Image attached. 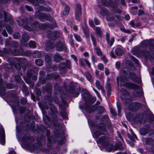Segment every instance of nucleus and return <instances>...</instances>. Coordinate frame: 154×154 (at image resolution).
<instances>
[{
  "label": "nucleus",
  "instance_id": "nucleus-1",
  "mask_svg": "<svg viewBox=\"0 0 154 154\" xmlns=\"http://www.w3.org/2000/svg\"><path fill=\"white\" fill-rule=\"evenodd\" d=\"M122 71L124 76L121 75L119 77H117V81L118 86H124L126 87H137L135 85L131 82H127L125 83L126 76L128 74L129 78L134 81L136 77L135 74L134 72H131L128 71L127 69Z\"/></svg>",
  "mask_w": 154,
  "mask_h": 154
},
{
  "label": "nucleus",
  "instance_id": "nucleus-2",
  "mask_svg": "<svg viewBox=\"0 0 154 154\" xmlns=\"http://www.w3.org/2000/svg\"><path fill=\"white\" fill-rule=\"evenodd\" d=\"M82 15V8L80 5L77 4L75 5V18L78 21L80 20V17Z\"/></svg>",
  "mask_w": 154,
  "mask_h": 154
},
{
  "label": "nucleus",
  "instance_id": "nucleus-3",
  "mask_svg": "<svg viewBox=\"0 0 154 154\" xmlns=\"http://www.w3.org/2000/svg\"><path fill=\"white\" fill-rule=\"evenodd\" d=\"M56 50L58 51H62L67 48L64 44L62 42H59L57 43L56 45Z\"/></svg>",
  "mask_w": 154,
  "mask_h": 154
},
{
  "label": "nucleus",
  "instance_id": "nucleus-4",
  "mask_svg": "<svg viewBox=\"0 0 154 154\" xmlns=\"http://www.w3.org/2000/svg\"><path fill=\"white\" fill-rule=\"evenodd\" d=\"M38 19L41 21H43L45 20H50L51 18L50 16H48L45 14H41L39 15L38 17Z\"/></svg>",
  "mask_w": 154,
  "mask_h": 154
},
{
  "label": "nucleus",
  "instance_id": "nucleus-5",
  "mask_svg": "<svg viewBox=\"0 0 154 154\" xmlns=\"http://www.w3.org/2000/svg\"><path fill=\"white\" fill-rule=\"evenodd\" d=\"M82 28L84 33L87 38L89 37V29L88 27L85 22L83 25L82 26Z\"/></svg>",
  "mask_w": 154,
  "mask_h": 154
},
{
  "label": "nucleus",
  "instance_id": "nucleus-6",
  "mask_svg": "<svg viewBox=\"0 0 154 154\" xmlns=\"http://www.w3.org/2000/svg\"><path fill=\"white\" fill-rule=\"evenodd\" d=\"M106 40L107 43L109 44L110 46H111L114 42V38H111L110 39H109V34L106 33Z\"/></svg>",
  "mask_w": 154,
  "mask_h": 154
},
{
  "label": "nucleus",
  "instance_id": "nucleus-7",
  "mask_svg": "<svg viewBox=\"0 0 154 154\" xmlns=\"http://www.w3.org/2000/svg\"><path fill=\"white\" fill-rule=\"evenodd\" d=\"M66 70L65 63H60L59 67V70L60 72L62 73H64L66 72Z\"/></svg>",
  "mask_w": 154,
  "mask_h": 154
},
{
  "label": "nucleus",
  "instance_id": "nucleus-8",
  "mask_svg": "<svg viewBox=\"0 0 154 154\" xmlns=\"http://www.w3.org/2000/svg\"><path fill=\"white\" fill-rule=\"evenodd\" d=\"M143 46H148L151 44L154 43V40H146L143 41L142 43Z\"/></svg>",
  "mask_w": 154,
  "mask_h": 154
},
{
  "label": "nucleus",
  "instance_id": "nucleus-9",
  "mask_svg": "<svg viewBox=\"0 0 154 154\" xmlns=\"http://www.w3.org/2000/svg\"><path fill=\"white\" fill-rule=\"evenodd\" d=\"M94 30L95 31V32L97 35L100 37H101L102 35V32L100 27H96Z\"/></svg>",
  "mask_w": 154,
  "mask_h": 154
},
{
  "label": "nucleus",
  "instance_id": "nucleus-10",
  "mask_svg": "<svg viewBox=\"0 0 154 154\" xmlns=\"http://www.w3.org/2000/svg\"><path fill=\"white\" fill-rule=\"evenodd\" d=\"M54 45L51 42H49L46 44L45 50L47 51H50L51 49L54 48Z\"/></svg>",
  "mask_w": 154,
  "mask_h": 154
},
{
  "label": "nucleus",
  "instance_id": "nucleus-11",
  "mask_svg": "<svg viewBox=\"0 0 154 154\" xmlns=\"http://www.w3.org/2000/svg\"><path fill=\"white\" fill-rule=\"evenodd\" d=\"M85 75L87 79L90 82H92L93 81L92 77L91 74L88 72L85 73Z\"/></svg>",
  "mask_w": 154,
  "mask_h": 154
},
{
  "label": "nucleus",
  "instance_id": "nucleus-12",
  "mask_svg": "<svg viewBox=\"0 0 154 154\" xmlns=\"http://www.w3.org/2000/svg\"><path fill=\"white\" fill-rule=\"evenodd\" d=\"M24 79L26 82L31 87L34 85V83L33 82L30 81L29 78L25 76L24 77Z\"/></svg>",
  "mask_w": 154,
  "mask_h": 154
},
{
  "label": "nucleus",
  "instance_id": "nucleus-13",
  "mask_svg": "<svg viewBox=\"0 0 154 154\" xmlns=\"http://www.w3.org/2000/svg\"><path fill=\"white\" fill-rule=\"evenodd\" d=\"M38 9L41 11H46L48 12H50L51 11V9L50 7H48L46 8H44L42 6H40L38 7Z\"/></svg>",
  "mask_w": 154,
  "mask_h": 154
},
{
  "label": "nucleus",
  "instance_id": "nucleus-14",
  "mask_svg": "<svg viewBox=\"0 0 154 154\" xmlns=\"http://www.w3.org/2000/svg\"><path fill=\"white\" fill-rule=\"evenodd\" d=\"M54 59L55 61L58 62L60 60H62V58L57 53L54 55Z\"/></svg>",
  "mask_w": 154,
  "mask_h": 154
},
{
  "label": "nucleus",
  "instance_id": "nucleus-15",
  "mask_svg": "<svg viewBox=\"0 0 154 154\" xmlns=\"http://www.w3.org/2000/svg\"><path fill=\"white\" fill-rule=\"evenodd\" d=\"M1 135L2 137V141L1 142V144L2 145H4L5 144V141L4 139L5 137V132L4 130L2 129L1 132Z\"/></svg>",
  "mask_w": 154,
  "mask_h": 154
},
{
  "label": "nucleus",
  "instance_id": "nucleus-16",
  "mask_svg": "<svg viewBox=\"0 0 154 154\" xmlns=\"http://www.w3.org/2000/svg\"><path fill=\"white\" fill-rule=\"evenodd\" d=\"M115 53L117 55H122L123 52V50L119 48L116 49L115 51Z\"/></svg>",
  "mask_w": 154,
  "mask_h": 154
},
{
  "label": "nucleus",
  "instance_id": "nucleus-17",
  "mask_svg": "<svg viewBox=\"0 0 154 154\" xmlns=\"http://www.w3.org/2000/svg\"><path fill=\"white\" fill-rule=\"evenodd\" d=\"M70 10L69 7L67 6H66L64 10L63 11V14L64 15H66L68 14L69 13Z\"/></svg>",
  "mask_w": 154,
  "mask_h": 154
},
{
  "label": "nucleus",
  "instance_id": "nucleus-18",
  "mask_svg": "<svg viewBox=\"0 0 154 154\" xmlns=\"http://www.w3.org/2000/svg\"><path fill=\"white\" fill-rule=\"evenodd\" d=\"M35 63L37 65L41 66L43 65V62L40 59H37L35 60Z\"/></svg>",
  "mask_w": 154,
  "mask_h": 154
},
{
  "label": "nucleus",
  "instance_id": "nucleus-19",
  "mask_svg": "<svg viewBox=\"0 0 154 154\" xmlns=\"http://www.w3.org/2000/svg\"><path fill=\"white\" fill-rule=\"evenodd\" d=\"M95 49L96 51V54L100 56L102 55V53L100 48L96 47L95 48Z\"/></svg>",
  "mask_w": 154,
  "mask_h": 154
},
{
  "label": "nucleus",
  "instance_id": "nucleus-20",
  "mask_svg": "<svg viewBox=\"0 0 154 154\" xmlns=\"http://www.w3.org/2000/svg\"><path fill=\"white\" fill-rule=\"evenodd\" d=\"M22 38L24 40V41H26L29 40V37L28 35L24 34L22 36Z\"/></svg>",
  "mask_w": 154,
  "mask_h": 154
},
{
  "label": "nucleus",
  "instance_id": "nucleus-21",
  "mask_svg": "<svg viewBox=\"0 0 154 154\" xmlns=\"http://www.w3.org/2000/svg\"><path fill=\"white\" fill-rule=\"evenodd\" d=\"M74 35L75 38L77 41L81 42L82 41V39L79 35L75 34H74Z\"/></svg>",
  "mask_w": 154,
  "mask_h": 154
},
{
  "label": "nucleus",
  "instance_id": "nucleus-22",
  "mask_svg": "<svg viewBox=\"0 0 154 154\" xmlns=\"http://www.w3.org/2000/svg\"><path fill=\"white\" fill-rule=\"evenodd\" d=\"M141 53L142 55L146 58H148L149 57V53L147 51H144Z\"/></svg>",
  "mask_w": 154,
  "mask_h": 154
},
{
  "label": "nucleus",
  "instance_id": "nucleus-23",
  "mask_svg": "<svg viewBox=\"0 0 154 154\" xmlns=\"http://www.w3.org/2000/svg\"><path fill=\"white\" fill-rule=\"evenodd\" d=\"M12 54L14 55H19L21 54L20 51L17 50H15L12 52Z\"/></svg>",
  "mask_w": 154,
  "mask_h": 154
},
{
  "label": "nucleus",
  "instance_id": "nucleus-24",
  "mask_svg": "<svg viewBox=\"0 0 154 154\" xmlns=\"http://www.w3.org/2000/svg\"><path fill=\"white\" fill-rule=\"evenodd\" d=\"M18 24L20 25H23L24 24V21L23 20H21L20 18H19L17 20Z\"/></svg>",
  "mask_w": 154,
  "mask_h": 154
},
{
  "label": "nucleus",
  "instance_id": "nucleus-25",
  "mask_svg": "<svg viewBox=\"0 0 154 154\" xmlns=\"http://www.w3.org/2000/svg\"><path fill=\"white\" fill-rule=\"evenodd\" d=\"M29 45L30 47L31 48H34L35 47V44L34 42L30 41L29 43Z\"/></svg>",
  "mask_w": 154,
  "mask_h": 154
},
{
  "label": "nucleus",
  "instance_id": "nucleus-26",
  "mask_svg": "<svg viewBox=\"0 0 154 154\" xmlns=\"http://www.w3.org/2000/svg\"><path fill=\"white\" fill-rule=\"evenodd\" d=\"M61 115L62 116L64 119H66L67 117V114L64 111H63L61 112Z\"/></svg>",
  "mask_w": 154,
  "mask_h": 154
},
{
  "label": "nucleus",
  "instance_id": "nucleus-27",
  "mask_svg": "<svg viewBox=\"0 0 154 154\" xmlns=\"http://www.w3.org/2000/svg\"><path fill=\"white\" fill-rule=\"evenodd\" d=\"M91 38L94 45V46H96L97 45V42L96 41L95 38L92 35H91Z\"/></svg>",
  "mask_w": 154,
  "mask_h": 154
},
{
  "label": "nucleus",
  "instance_id": "nucleus-28",
  "mask_svg": "<svg viewBox=\"0 0 154 154\" xmlns=\"http://www.w3.org/2000/svg\"><path fill=\"white\" fill-rule=\"evenodd\" d=\"M13 36L14 38L17 39L20 37V35L19 33L17 32L14 34Z\"/></svg>",
  "mask_w": 154,
  "mask_h": 154
},
{
  "label": "nucleus",
  "instance_id": "nucleus-29",
  "mask_svg": "<svg viewBox=\"0 0 154 154\" xmlns=\"http://www.w3.org/2000/svg\"><path fill=\"white\" fill-rule=\"evenodd\" d=\"M103 4L104 5H106L108 7L111 6L112 7H113L114 6V5L112 4V2L110 1L109 3H103Z\"/></svg>",
  "mask_w": 154,
  "mask_h": 154
},
{
  "label": "nucleus",
  "instance_id": "nucleus-30",
  "mask_svg": "<svg viewBox=\"0 0 154 154\" xmlns=\"http://www.w3.org/2000/svg\"><path fill=\"white\" fill-rule=\"evenodd\" d=\"M41 53L38 51L35 52V53L33 54V56L35 58L39 57L41 56Z\"/></svg>",
  "mask_w": 154,
  "mask_h": 154
},
{
  "label": "nucleus",
  "instance_id": "nucleus-31",
  "mask_svg": "<svg viewBox=\"0 0 154 154\" xmlns=\"http://www.w3.org/2000/svg\"><path fill=\"white\" fill-rule=\"evenodd\" d=\"M7 30L9 34H11L12 33V28L10 26H7L6 27Z\"/></svg>",
  "mask_w": 154,
  "mask_h": 154
},
{
  "label": "nucleus",
  "instance_id": "nucleus-32",
  "mask_svg": "<svg viewBox=\"0 0 154 154\" xmlns=\"http://www.w3.org/2000/svg\"><path fill=\"white\" fill-rule=\"evenodd\" d=\"M45 59L46 62L48 63H49L51 61L50 57L48 55H46L45 56Z\"/></svg>",
  "mask_w": 154,
  "mask_h": 154
},
{
  "label": "nucleus",
  "instance_id": "nucleus-33",
  "mask_svg": "<svg viewBox=\"0 0 154 154\" xmlns=\"http://www.w3.org/2000/svg\"><path fill=\"white\" fill-rule=\"evenodd\" d=\"M97 67L99 70H102L104 69V66L103 64L101 63H99L97 66Z\"/></svg>",
  "mask_w": 154,
  "mask_h": 154
},
{
  "label": "nucleus",
  "instance_id": "nucleus-34",
  "mask_svg": "<svg viewBox=\"0 0 154 154\" xmlns=\"http://www.w3.org/2000/svg\"><path fill=\"white\" fill-rule=\"evenodd\" d=\"M39 81L41 84H43L45 83V79L42 77H40Z\"/></svg>",
  "mask_w": 154,
  "mask_h": 154
},
{
  "label": "nucleus",
  "instance_id": "nucleus-35",
  "mask_svg": "<svg viewBox=\"0 0 154 154\" xmlns=\"http://www.w3.org/2000/svg\"><path fill=\"white\" fill-rule=\"evenodd\" d=\"M70 87H77L78 86V84L76 83H74L71 82L70 83Z\"/></svg>",
  "mask_w": 154,
  "mask_h": 154
},
{
  "label": "nucleus",
  "instance_id": "nucleus-36",
  "mask_svg": "<svg viewBox=\"0 0 154 154\" xmlns=\"http://www.w3.org/2000/svg\"><path fill=\"white\" fill-rule=\"evenodd\" d=\"M84 60H83L82 59H80L79 60V62L80 63V64L81 65V66H85V64L84 63Z\"/></svg>",
  "mask_w": 154,
  "mask_h": 154
},
{
  "label": "nucleus",
  "instance_id": "nucleus-37",
  "mask_svg": "<svg viewBox=\"0 0 154 154\" xmlns=\"http://www.w3.org/2000/svg\"><path fill=\"white\" fill-rule=\"evenodd\" d=\"M66 65L67 67L69 69H70L71 67V63L70 61L67 60L66 61Z\"/></svg>",
  "mask_w": 154,
  "mask_h": 154
},
{
  "label": "nucleus",
  "instance_id": "nucleus-38",
  "mask_svg": "<svg viewBox=\"0 0 154 154\" xmlns=\"http://www.w3.org/2000/svg\"><path fill=\"white\" fill-rule=\"evenodd\" d=\"M101 58L105 63H106L107 62V60L105 56H102Z\"/></svg>",
  "mask_w": 154,
  "mask_h": 154
},
{
  "label": "nucleus",
  "instance_id": "nucleus-39",
  "mask_svg": "<svg viewBox=\"0 0 154 154\" xmlns=\"http://www.w3.org/2000/svg\"><path fill=\"white\" fill-rule=\"evenodd\" d=\"M100 142L101 143H104L106 142V143H107L108 142L105 139V138H103L102 139H100Z\"/></svg>",
  "mask_w": 154,
  "mask_h": 154
},
{
  "label": "nucleus",
  "instance_id": "nucleus-40",
  "mask_svg": "<svg viewBox=\"0 0 154 154\" xmlns=\"http://www.w3.org/2000/svg\"><path fill=\"white\" fill-rule=\"evenodd\" d=\"M15 79L16 81L18 82L20 81L21 78L19 76L16 75L15 76Z\"/></svg>",
  "mask_w": 154,
  "mask_h": 154
},
{
  "label": "nucleus",
  "instance_id": "nucleus-41",
  "mask_svg": "<svg viewBox=\"0 0 154 154\" xmlns=\"http://www.w3.org/2000/svg\"><path fill=\"white\" fill-rule=\"evenodd\" d=\"M20 63H26L27 60L23 58H20Z\"/></svg>",
  "mask_w": 154,
  "mask_h": 154
},
{
  "label": "nucleus",
  "instance_id": "nucleus-42",
  "mask_svg": "<svg viewBox=\"0 0 154 154\" xmlns=\"http://www.w3.org/2000/svg\"><path fill=\"white\" fill-rule=\"evenodd\" d=\"M88 93V92L87 90L85 89H84L81 92V94L83 96L85 94H87Z\"/></svg>",
  "mask_w": 154,
  "mask_h": 154
},
{
  "label": "nucleus",
  "instance_id": "nucleus-43",
  "mask_svg": "<svg viewBox=\"0 0 154 154\" xmlns=\"http://www.w3.org/2000/svg\"><path fill=\"white\" fill-rule=\"evenodd\" d=\"M109 53L111 57H112L113 58H116V56L115 55L113 51L110 52Z\"/></svg>",
  "mask_w": 154,
  "mask_h": 154
},
{
  "label": "nucleus",
  "instance_id": "nucleus-44",
  "mask_svg": "<svg viewBox=\"0 0 154 154\" xmlns=\"http://www.w3.org/2000/svg\"><path fill=\"white\" fill-rule=\"evenodd\" d=\"M89 24L90 26L92 27H94V22L92 20H90L89 21Z\"/></svg>",
  "mask_w": 154,
  "mask_h": 154
},
{
  "label": "nucleus",
  "instance_id": "nucleus-45",
  "mask_svg": "<svg viewBox=\"0 0 154 154\" xmlns=\"http://www.w3.org/2000/svg\"><path fill=\"white\" fill-rule=\"evenodd\" d=\"M36 92L37 95L38 96H39L41 95V92L38 88L36 89Z\"/></svg>",
  "mask_w": 154,
  "mask_h": 154
},
{
  "label": "nucleus",
  "instance_id": "nucleus-46",
  "mask_svg": "<svg viewBox=\"0 0 154 154\" xmlns=\"http://www.w3.org/2000/svg\"><path fill=\"white\" fill-rule=\"evenodd\" d=\"M24 27L25 29L29 31H31L32 30V29L28 26H24Z\"/></svg>",
  "mask_w": 154,
  "mask_h": 154
},
{
  "label": "nucleus",
  "instance_id": "nucleus-47",
  "mask_svg": "<svg viewBox=\"0 0 154 154\" xmlns=\"http://www.w3.org/2000/svg\"><path fill=\"white\" fill-rule=\"evenodd\" d=\"M53 77V75L52 74H48L47 76V79H50Z\"/></svg>",
  "mask_w": 154,
  "mask_h": 154
},
{
  "label": "nucleus",
  "instance_id": "nucleus-48",
  "mask_svg": "<svg viewBox=\"0 0 154 154\" xmlns=\"http://www.w3.org/2000/svg\"><path fill=\"white\" fill-rule=\"evenodd\" d=\"M94 21L96 25H98L99 24V20L97 18H95L94 19Z\"/></svg>",
  "mask_w": 154,
  "mask_h": 154
},
{
  "label": "nucleus",
  "instance_id": "nucleus-49",
  "mask_svg": "<svg viewBox=\"0 0 154 154\" xmlns=\"http://www.w3.org/2000/svg\"><path fill=\"white\" fill-rule=\"evenodd\" d=\"M29 19H30V20H28V19H27L26 21V22L27 23L30 24L31 23V21L32 20V18L31 17H29Z\"/></svg>",
  "mask_w": 154,
  "mask_h": 154
},
{
  "label": "nucleus",
  "instance_id": "nucleus-50",
  "mask_svg": "<svg viewBox=\"0 0 154 154\" xmlns=\"http://www.w3.org/2000/svg\"><path fill=\"white\" fill-rule=\"evenodd\" d=\"M116 67L117 68H118V69L119 68H120V63L119 62H117L116 63Z\"/></svg>",
  "mask_w": 154,
  "mask_h": 154
},
{
  "label": "nucleus",
  "instance_id": "nucleus-51",
  "mask_svg": "<svg viewBox=\"0 0 154 154\" xmlns=\"http://www.w3.org/2000/svg\"><path fill=\"white\" fill-rule=\"evenodd\" d=\"M131 58L132 60L135 63L137 64L138 63V61L135 57H131Z\"/></svg>",
  "mask_w": 154,
  "mask_h": 154
},
{
  "label": "nucleus",
  "instance_id": "nucleus-52",
  "mask_svg": "<svg viewBox=\"0 0 154 154\" xmlns=\"http://www.w3.org/2000/svg\"><path fill=\"white\" fill-rule=\"evenodd\" d=\"M26 9H27V10H28V11H32V8H31V7L29 6L28 5H26Z\"/></svg>",
  "mask_w": 154,
  "mask_h": 154
},
{
  "label": "nucleus",
  "instance_id": "nucleus-53",
  "mask_svg": "<svg viewBox=\"0 0 154 154\" xmlns=\"http://www.w3.org/2000/svg\"><path fill=\"white\" fill-rule=\"evenodd\" d=\"M110 112L112 114H113L114 115H116V112L115 110L112 109L111 108L110 109Z\"/></svg>",
  "mask_w": 154,
  "mask_h": 154
},
{
  "label": "nucleus",
  "instance_id": "nucleus-54",
  "mask_svg": "<svg viewBox=\"0 0 154 154\" xmlns=\"http://www.w3.org/2000/svg\"><path fill=\"white\" fill-rule=\"evenodd\" d=\"M84 61L86 63V64L88 65V66L90 67L91 66V65L90 63H89L88 61L86 59H84Z\"/></svg>",
  "mask_w": 154,
  "mask_h": 154
},
{
  "label": "nucleus",
  "instance_id": "nucleus-55",
  "mask_svg": "<svg viewBox=\"0 0 154 154\" xmlns=\"http://www.w3.org/2000/svg\"><path fill=\"white\" fill-rule=\"evenodd\" d=\"M71 57L75 61H76V62L77 61V59L75 56L73 55H71Z\"/></svg>",
  "mask_w": 154,
  "mask_h": 154
},
{
  "label": "nucleus",
  "instance_id": "nucleus-56",
  "mask_svg": "<svg viewBox=\"0 0 154 154\" xmlns=\"http://www.w3.org/2000/svg\"><path fill=\"white\" fill-rule=\"evenodd\" d=\"M109 70L106 68H105V73L106 75H107L109 74Z\"/></svg>",
  "mask_w": 154,
  "mask_h": 154
},
{
  "label": "nucleus",
  "instance_id": "nucleus-57",
  "mask_svg": "<svg viewBox=\"0 0 154 154\" xmlns=\"http://www.w3.org/2000/svg\"><path fill=\"white\" fill-rule=\"evenodd\" d=\"M69 42H70V44L72 46H73L74 45V42H73V40L71 38H70Z\"/></svg>",
  "mask_w": 154,
  "mask_h": 154
},
{
  "label": "nucleus",
  "instance_id": "nucleus-58",
  "mask_svg": "<svg viewBox=\"0 0 154 154\" xmlns=\"http://www.w3.org/2000/svg\"><path fill=\"white\" fill-rule=\"evenodd\" d=\"M91 59L94 63L96 62V60L95 59V57L94 55L92 56Z\"/></svg>",
  "mask_w": 154,
  "mask_h": 154
},
{
  "label": "nucleus",
  "instance_id": "nucleus-59",
  "mask_svg": "<svg viewBox=\"0 0 154 154\" xmlns=\"http://www.w3.org/2000/svg\"><path fill=\"white\" fill-rule=\"evenodd\" d=\"M144 13V12L143 10H139V11L138 15H140Z\"/></svg>",
  "mask_w": 154,
  "mask_h": 154
},
{
  "label": "nucleus",
  "instance_id": "nucleus-60",
  "mask_svg": "<svg viewBox=\"0 0 154 154\" xmlns=\"http://www.w3.org/2000/svg\"><path fill=\"white\" fill-rule=\"evenodd\" d=\"M15 68L17 70H20L21 69V66L20 65H18L17 66H15Z\"/></svg>",
  "mask_w": 154,
  "mask_h": 154
},
{
  "label": "nucleus",
  "instance_id": "nucleus-61",
  "mask_svg": "<svg viewBox=\"0 0 154 154\" xmlns=\"http://www.w3.org/2000/svg\"><path fill=\"white\" fill-rule=\"evenodd\" d=\"M2 35L5 36H7V34L5 31H3L2 32Z\"/></svg>",
  "mask_w": 154,
  "mask_h": 154
},
{
  "label": "nucleus",
  "instance_id": "nucleus-62",
  "mask_svg": "<svg viewBox=\"0 0 154 154\" xmlns=\"http://www.w3.org/2000/svg\"><path fill=\"white\" fill-rule=\"evenodd\" d=\"M21 103L23 104H24L26 102V100L25 99H22L21 100Z\"/></svg>",
  "mask_w": 154,
  "mask_h": 154
},
{
  "label": "nucleus",
  "instance_id": "nucleus-63",
  "mask_svg": "<svg viewBox=\"0 0 154 154\" xmlns=\"http://www.w3.org/2000/svg\"><path fill=\"white\" fill-rule=\"evenodd\" d=\"M100 82L98 80H97L96 81L95 85L97 87H98L99 86Z\"/></svg>",
  "mask_w": 154,
  "mask_h": 154
},
{
  "label": "nucleus",
  "instance_id": "nucleus-64",
  "mask_svg": "<svg viewBox=\"0 0 154 154\" xmlns=\"http://www.w3.org/2000/svg\"><path fill=\"white\" fill-rule=\"evenodd\" d=\"M40 74L41 76H43L45 75V72L44 71H41Z\"/></svg>",
  "mask_w": 154,
  "mask_h": 154
}]
</instances>
